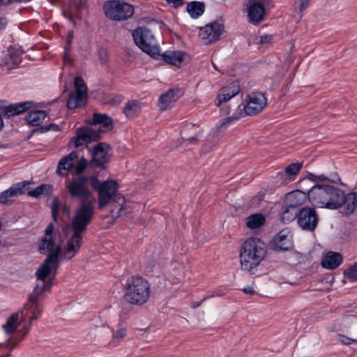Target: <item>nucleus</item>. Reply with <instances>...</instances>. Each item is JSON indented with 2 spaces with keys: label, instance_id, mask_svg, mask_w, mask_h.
<instances>
[{
  "label": "nucleus",
  "instance_id": "obj_16",
  "mask_svg": "<svg viewBox=\"0 0 357 357\" xmlns=\"http://www.w3.org/2000/svg\"><path fill=\"white\" fill-rule=\"evenodd\" d=\"M267 104V99L261 93L255 92L248 96L243 109L246 115H255L261 112Z\"/></svg>",
  "mask_w": 357,
  "mask_h": 357
},
{
  "label": "nucleus",
  "instance_id": "obj_8",
  "mask_svg": "<svg viewBox=\"0 0 357 357\" xmlns=\"http://www.w3.org/2000/svg\"><path fill=\"white\" fill-rule=\"evenodd\" d=\"M43 288L44 289L45 286L43 287L36 286L30 294L28 301L21 312V317L24 321L32 322L42 315L43 310L42 301L44 298Z\"/></svg>",
  "mask_w": 357,
  "mask_h": 357
},
{
  "label": "nucleus",
  "instance_id": "obj_34",
  "mask_svg": "<svg viewBox=\"0 0 357 357\" xmlns=\"http://www.w3.org/2000/svg\"><path fill=\"white\" fill-rule=\"evenodd\" d=\"M186 10L191 17L197 19L204 13L205 5L200 1H192L187 5Z\"/></svg>",
  "mask_w": 357,
  "mask_h": 357
},
{
  "label": "nucleus",
  "instance_id": "obj_23",
  "mask_svg": "<svg viewBox=\"0 0 357 357\" xmlns=\"http://www.w3.org/2000/svg\"><path fill=\"white\" fill-rule=\"evenodd\" d=\"M357 206V194L356 192H349L345 195L342 190V197L338 204V208L343 206L344 213L350 215L353 213Z\"/></svg>",
  "mask_w": 357,
  "mask_h": 357
},
{
  "label": "nucleus",
  "instance_id": "obj_54",
  "mask_svg": "<svg viewBox=\"0 0 357 357\" xmlns=\"http://www.w3.org/2000/svg\"><path fill=\"white\" fill-rule=\"evenodd\" d=\"M167 1L169 3H172L175 7L180 6L183 5V0H167Z\"/></svg>",
  "mask_w": 357,
  "mask_h": 357
},
{
  "label": "nucleus",
  "instance_id": "obj_41",
  "mask_svg": "<svg viewBox=\"0 0 357 357\" xmlns=\"http://www.w3.org/2000/svg\"><path fill=\"white\" fill-rule=\"evenodd\" d=\"M75 91L74 93L82 94L84 96L86 95V87L84 80L79 77H76L75 79Z\"/></svg>",
  "mask_w": 357,
  "mask_h": 357
},
{
  "label": "nucleus",
  "instance_id": "obj_47",
  "mask_svg": "<svg viewBox=\"0 0 357 357\" xmlns=\"http://www.w3.org/2000/svg\"><path fill=\"white\" fill-rule=\"evenodd\" d=\"M123 100V97L121 95H112L109 96L107 103L113 106H116L119 105Z\"/></svg>",
  "mask_w": 357,
  "mask_h": 357
},
{
  "label": "nucleus",
  "instance_id": "obj_51",
  "mask_svg": "<svg viewBox=\"0 0 357 357\" xmlns=\"http://www.w3.org/2000/svg\"><path fill=\"white\" fill-rule=\"evenodd\" d=\"M339 340L345 344H351L352 342H356L357 340H354L352 338L348 337L347 336L344 335H340L339 336Z\"/></svg>",
  "mask_w": 357,
  "mask_h": 357
},
{
  "label": "nucleus",
  "instance_id": "obj_59",
  "mask_svg": "<svg viewBox=\"0 0 357 357\" xmlns=\"http://www.w3.org/2000/svg\"><path fill=\"white\" fill-rule=\"evenodd\" d=\"M7 106L5 105V102L3 100H0V110H2V113L5 114V108H6Z\"/></svg>",
  "mask_w": 357,
  "mask_h": 357
},
{
  "label": "nucleus",
  "instance_id": "obj_35",
  "mask_svg": "<svg viewBox=\"0 0 357 357\" xmlns=\"http://www.w3.org/2000/svg\"><path fill=\"white\" fill-rule=\"evenodd\" d=\"M87 96L71 93L68 101L67 107L69 109H74L77 107L84 106L86 104Z\"/></svg>",
  "mask_w": 357,
  "mask_h": 357
},
{
  "label": "nucleus",
  "instance_id": "obj_22",
  "mask_svg": "<svg viewBox=\"0 0 357 357\" xmlns=\"http://www.w3.org/2000/svg\"><path fill=\"white\" fill-rule=\"evenodd\" d=\"M203 130L199 126L194 123L186 124L181 131L183 139L188 144H192L197 142Z\"/></svg>",
  "mask_w": 357,
  "mask_h": 357
},
{
  "label": "nucleus",
  "instance_id": "obj_53",
  "mask_svg": "<svg viewBox=\"0 0 357 357\" xmlns=\"http://www.w3.org/2000/svg\"><path fill=\"white\" fill-rule=\"evenodd\" d=\"M242 290L245 294L254 295L256 294L255 289L252 286L245 287Z\"/></svg>",
  "mask_w": 357,
  "mask_h": 357
},
{
  "label": "nucleus",
  "instance_id": "obj_4",
  "mask_svg": "<svg viewBox=\"0 0 357 357\" xmlns=\"http://www.w3.org/2000/svg\"><path fill=\"white\" fill-rule=\"evenodd\" d=\"M342 190L330 185H314L307 192L309 202L314 207L328 209L338 208Z\"/></svg>",
  "mask_w": 357,
  "mask_h": 357
},
{
  "label": "nucleus",
  "instance_id": "obj_49",
  "mask_svg": "<svg viewBox=\"0 0 357 357\" xmlns=\"http://www.w3.org/2000/svg\"><path fill=\"white\" fill-rule=\"evenodd\" d=\"M231 121V119L230 118L225 119L221 123L216 127L217 130L222 131L229 126L230 123Z\"/></svg>",
  "mask_w": 357,
  "mask_h": 357
},
{
  "label": "nucleus",
  "instance_id": "obj_36",
  "mask_svg": "<svg viewBox=\"0 0 357 357\" xmlns=\"http://www.w3.org/2000/svg\"><path fill=\"white\" fill-rule=\"evenodd\" d=\"M266 222L265 216L261 213H255L247 218L246 225L248 228L254 229L262 227Z\"/></svg>",
  "mask_w": 357,
  "mask_h": 357
},
{
  "label": "nucleus",
  "instance_id": "obj_37",
  "mask_svg": "<svg viewBox=\"0 0 357 357\" xmlns=\"http://www.w3.org/2000/svg\"><path fill=\"white\" fill-rule=\"evenodd\" d=\"M298 211L297 208L287 204L285 208L281 214V220L284 224H288L295 220L298 219Z\"/></svg>",
  "mask_w": 357,
  "mask_h": 357
},
{
  "label": "nucleus",
  "instance_id": "obj_1",
  "mask_svg": "<svg viewBox=\"0 0 357 357\" xmlns=\"http://www.w3.org/2000/svg\"><path fill=\"white\" fill-rule=\"evenodd\" d=\"M86 123L90 126L79 128L76 130V136L74 137L71 142L75 147H79L84 144H89L92 142L98 141L101 137V133L104 132L100 128H97L99 125L106 130H110L112 128V119L105 114H94L93 119L87 120Z\"/></svg>",
  "mask_w": 357,
  "mask_h": 357
},
{
  "label": "nucleus",
  "instance_id": "obj_31",
  "mask_svg": "<svg viewBox=\"0 0 357 357\" xmlns=\"http://www.w3.org/2000/svg\"><path fill=\"white\" fill-rule=\"evenodd\" d=\"M307 197L306 194L301 190H296L289 193L287 196V204L297 208L302 205Z\"/></svg>",
  "mask_w": 357,
  "mask_h": 357
},
{
  "label": "nucleus",
  "instance_id": "obj_18",
  "mask_svg": "<svg viewBox=\"0 0 357 357\" xmlns=\"http://www.w3.org/2000/svg\"><path fill=\"white\" fill-rule=\"evenodd\" d=\"M54 225L50 223L45 230V236L41 239L39 245V251L40 253L50 252L56 253L59 257L61 252V245L56 243L53 240Z\"/></svg>",
  "mask_w": 357,
  "mask_h": 357
},
{
  "label": "nucleus",
  "instance_id": "obj_28",
  "mask_svg": "<svg viewBox=\"0 0 357 357\" xmlns=\"http://www.w3.org/2000/svg\"><path fill=\"white\" fill-rule=\"evenodd\" d=\"M142 108V102L137 100H132L126 102L123 112L128 119H133L141 112Z\"/></svg>",
  "mask_w": 357,
  "mask_h": 357
},
{
  "label": "nucleus",
  "instance_id": "obj_19",
  "mask_svg": "<svg viewBox=\"0 0 357 357\" xmlns=\"http://www.w3.org/2000/svg\"><path fill=\"white\" fill-rule=\"evenodd\" d=\"M265 0H248L247 8L249 22L257 24L261 22L265 16Z\"/></svg>",
  "mask_w": 357,
  "mask_h": 357
},
{
  "label": "nucleus",
  "instance_id": "obj_26",
  "mask_svg": "<svg viewBox=\"0 0 357 357\" xmlns=\"http://www.w3.org/2000/svg\"><path fill=\"white\" fill-rule=\"evenodd\" d=\"M127 335V327L123 324H119L116 329L112 331L111 340L107 343V347L113 348L119 346Z\"/></svg>",
  "mask_w": 357,
  "mask_h": 357
},
{
  "label": "nucleus",
  "instance_id": "obj_52",
  "mask_svg": "<svg viewBox=\"0 0 357 357\" xmlns=\"http://www.w3.org/2000/svg\"><path fill=\"white\" fill-rule=\"evenodd\" d=\"M40 130L44 132V131H48V130H55V131H57L59 130V126L56 125V124H54V123H51V124H49L46 126H42L40 128Z\"/></svg>",
  "mask_w": 357,
  "mask_h": 357
},
{
  "label": "nucleus",
  "instance_id": "obj_58",
  "mask_svg": "<svg viewBox=\"0 0 357 357\" xmlns=\"http://www.w3.org/2000/svg\"><path fill=\"white\" fill-rule=\"evenodd\" d=\"M307 7V3L306 2V1L302 0L301 3V7H300L301 10L305 9Z\"/></svg>",
  "mask_w": 357,
  "mask_h": 357
},
{
  "label": "nucleus",
  "instance_id": "obj_40",
  "mask_svg": "<svg viewBox=\"0 0 357 357\" xmlns=\"http://www.w3.org/2000/svg\"><path fill=\"white\" fill-rule=\"evenodd\" d=\"M175 268H176V270L173 271L172 273L173 278L169 279L172 284L181 282L185 276L184 266L183 264H175Z\"/></svg>",
  "mask_w": 357,
  "mask_h": 357
},
{
  "label": "nucleus",
  "instance_id": "obj_24",
  "mask_svg": "<svg viewBox=\"0 0 357 357\" xmlns=\"http://www.w3.org/2000/svg\"><path fill=\"white\" fill-rule=\"evenodd\" d=\"M76 151H72L68 155L63 157L59 162L56 173L61 176H68L69 171L73 167V161L77 158Z\"/></svg>",
  "mask_w": 357,
  "mask_h": 357
},
{
  "label": "nucleus",
  "instance_id": "obj_39",
  "mask_svg": "<svg viewBox=\"0 0 357 357\" xmlns=\"http://www.w3.org/2000/svg\"><path fill=\"white\" fill-rule=\"evenodd\" d=\"M53 191V186L51 184H41L35 189L28 192L27 195L31 197L38 198L43 194H50Z\"/></svg>",
  "mask_w": 357,
  "mask_h": 357
},
{
  "label": "nucleus",
  "instance_id": "obj_10",
  "mask_svg": "<svg viewBox=\"0 0 357 357\" xmlns=\"http://www.w3.org/2000/svg\"><path fill=\"white\" fill-rule=\"evenodd\" d=\"M89 178L85 176H78L72 181H66V188L72 198L78 199L81 202L95 199L88 186Z\"/></svg>",
  "mask_w": 357,
  "mask_h": 357
},
{
  "label": "nucleus",
  "instance_id": "obj_56",
  "mask_svg": "<svg viewBox=\"0 0 357 357\" xmlns=\"http://www.w3.org/2000/svg\"><path fill=\"white\" fill-rule=\"evenodd\" d=\"M203 302V299L201 301H192L190 303V307L192 308H197L199 307Z\"/></svg>",
  "mask_w": 357,
  "mask_h": 357
},
{
  "label": "nucleus",
  "instance_id": "obj_7",
  "mask_svg": "<svg viewBox=\"0 0 357 357\" xmlns=\"http://www.w3.org/2000/svg\"><path fill=\"white\" fill-rule=\"evenodd\" d=\"M135 44L153 58L160 55L159 46L151 31L146 27H139L132 32Z\"/></svg>",
  "mask_w": 357,
  "mask_h": 357
},
{
  "label": "nucleus",
  "instance_id": "obj_55",
  "mask_svg": "<svg viewBox=\"0 0 357 357\" xmlns=\"http://www.w3.org/2000/svg\"><path fill=\"white\" fill-rule=\"evenodd\" d=\"M8 21L5 17H0V30L5 29Z\"/></svg>",
  "mask_w": 357,
  "mask_h": 357
},
{
  "label": "nucleus",
  "instance_id": "obj_2",
  "mask_svg": "<svg viewBox=\"0 0 357 357\" xmlns=\"http://www.w3.org/2000/svg\"><path fill=\"white\" fill-rule=\"evenodd\" d=\"M267 252L266 243L260 238L250 237L242 244L239 258L241 268L251 272L264 260Z\"/></svg>",
  "mask_w": 357,
  "mask_h": 357
},
{
  "label": "nucleus",
  "instance_id": "obj_20",
  "mask_svg": "<svg viewBox=\"0 0 357 357\" xmlns=\"http://www.w3.org/2000/svg\"><path fill=\"white\" fill-rule=\"evenodd\" d=\"M271 247L275 250H288L293 247L290 233L287 229L281 230L271 241Z\"/></svg>",
  "mask_w": 357,
  "mask_h": 357
},
{
  "label": "nucleus",
  "instance_id": "obj_38",
  "mask_svg": "<svg viewBox=\"0 0 357 357\" xmlns=\"http://www.w3.org/2000/svg\"><path fill=\"white\" fill-rule=\"evenodd\" d=\"M19 324V314H13L8 318L6 324L3 325V328L6 333H13Z\"/></svg>",
  "mask_w": 357,
  "mask_h": 357
},
{
  "label": "nucleus",
  "instance_id": "obj_48",
  "mask_svg": "<svg viewBox=\"0 0 357 357\" xmlns=\"http://www.w3.org/2000/svg\"><path fill=\"white\" fill-rule=\"evenodd\" d=\"M310 179L314 182H317L318 181H329V178L327 176H326L325 174L317 175L314 174H310Z\"/></svg>",
  "mask_w": 357,
  "mask_h": 357
},
{
  "label": "nucleus",
  "instance_id": "obj_32",
  "mask_svg": "<svg viewBox=\"0 0 357 357\" xmlns=\"http://www.w3.org/2000/svg\"><path fill=\"white\" fill-rule=\"evenodd\" d=\"M176 93L174 90H169L167 93L161 95L158 104L160 109L165 110L173 106L176 102Z\"/></svg>",
  "mask_w": 357,
  "mask_h": 357
},
{
  "label": "nucleus",
  "instance_id": "obj_27",
  "mask_svg": "<svg viewBox=\"0 0 357 357\" xmlns=\"http://www.w3.org/2000/svg\"><path fill=\"white\" fill-rule=\"evenodd\" d=\"M110 204L111 215L114 218L121 217L123 214V211L125 209L126 199L122 195L119 194L113 198V199L110 202Z\"/></svg>",
  "mask_w": 357,
  "mask_h": 357
},
{
  "label": "nucleus",
  "instance_id": "obj_30",
  "mask_svg": "<svg viewBox=\"0 0 357 357\" xmlns=\"http://www.w3.org/2000/svg\"><path fill=\"white\" fill-rule=\"evenodd\" d=\"M162 59L167 63L172 64L174 66L180 65L183 61V55L180 52L175 51H166L161 55Z\"/></svg>",
  "mask_w": 357,
  "mask_h": 357
},
{
  "label": "nucleus",
  "instance_id": "obj_15",
  "mask_svg": "<svg viewBox=\"0 0 357 357\" xmlns=\"http://www.w3.org/2000/svg\"><path fill=\"white\" fill-rule=\"evenodd\" d=\"M318 220V215L314 208L303 207L298 211L297 223L303 230L314 231Z\"/></svg>",
  "mask_w": 357,
  "mask_h": 357
},
{
  "label": "nucleus",
  "instance_id": "obj_9",
  "mask_svg": "<svg viewBox=\"0 0 357 357\" xmlns=\"http://www.w3.org/2000/svg\"><path fill=\"white\" fill-rule=\"evenodd\" d=\"M94 204L95 199L80 202L75 209L70 229L85 231L94 214Z\"/></svg>",
  "mask_w": 357,
  "mask_h": 357
},
{
  "label": "nucleus",
  "instance_id": "obj_25",
  "mask_svg": "<svg viewBox=\"0 0 357 357\" xmlns=\"http://www.w3.org/2000/svg\"><path fill=\"white\" fill-rule=\"evenodd\" d=\"M342 261V257L340 253L330 251L323 256L321 265L326 269L333 270L339 266Z\"/></svg>",
  "mask_w": 357,
  "mask_h": 357
},
{
  "label": "nucleus",
  "instance_id": "obj_12",
  "mask_svg": "<svg viewBox=\"0 0 357 357\" xmlns=\"http://www.w3.org/2000/svg\"><path fill=\"white\" fill-rule=\"evenodd\" d=\"M69 231H71L72 234L69 236L63 248H61V260L69 261L73 259L79 252L83 243L84 232L70 229Z\"/></svg>",
  "mask_w": 357,
  "mask_h": 357
},
{
  "label": "nucleus",
  "instance_id": "obj_45",
  "mask_svg": "<svg viewBox=\"0 0 357 357\" xmlns=\"http://www.w3.org/2000/svg\"><path fill=\"white\" fill-rule=\"evenodd\" d=\"M60 208V201L58 197H54L51 206L52 214L54 221L57 220V215Z\"/></svg>",
  "mask_w": 357,
  "mask_h": 357
},
{
  "label": "nucleus",
  "instance_id": "obj_42",
  "mask_svg": "<svg viewBox=\"0 0 357 357\" xmlns=\"http://www.w3.org/2000/svg\"><path fill=\"white\" fill-rule=\"evenodd\" d=\"M302 167V164L299 162L291 163L285 169V174L288 176H296L298 174Z\"/></svg>",
  "mask_w": 357,
  "mask_h": 357
},
{
  "label": "nucleus",
  "instance_id": "obj_57",
  "mask_svg": "<svg viewBox=\"0 0 357 357\" xmlns=\"http://www.w3.org/2000/svg\"><path fill=\"white\" fill-rule=\"evenodd\" d=\"M215 295L216 296L222 297L226 295V292L225 291H223L222 289H217L215 291Z\"/></svg>",
  "mask_w": 357,
  "mask_h": 357
},
{
  "label": "nucleus",
  "instance_id": "obj_29",
  "mask_svg": "<svg viewBox=\"0 0 357 357\" xmlns=\"http://www.w3.org/2000/svg\"><path fill=\"white\" fill-rule=\"evenodd\" d=\"M31 106V102L28 101L9 105L5 108V115L10 117L20 114L26 111Z\"/></svg>",
  "mask_w": 357,
  "mask_h": 357
},
{
  "label": "nucleus",
  "instance_id": "obj_60",
  "mask_svg": "<svg viewBox=\"0 0 357 357\" xmlns=\"http://www.w3.org/2000/svg\"><path fill=\"white\" fill-rule=\"evenodd\" d=\"M214 296H216L215 295V293H214V294H210V295H208V296H204V298H203V301H206L207 299H208V298H213V297H214Z\"/></svg>",
  "mask_w": 357,
  "mask_h": 357
},
{
  "label": "nucleus",
  "instance_id": "obj_44",
  "mask_svg": "<svg viewBox=\"0 0 357 357\" xmlns=\"http://www.w3.org/2000/svg\"><path fill=\"white\" fill-rule=\"evenodd\" d=\"M15 345L10 346L8 342L0 344V357H9Z\"/></svg>",
  "mask_w": 357,
  "mask_h": 357
},
{
  "label": "nucleus",
  "instance_id": "obj_61",
  "mask_svg": "<svg viewBox=\"0 0 357 357\" xmlns=\"http://www.w3.org/2000/svg\"><path fill=\"white\" fill-rule=\"evenodd\" d=\"M11 0H2V3L7 4L10 2Z\"/></svg>",
  "mask_w": 357,
  "mask_h": 357
},
{
  "label": "nucleus",
  "instance_id": "obj_11",
  "mask_svg": "<svg viewBox=\"0 0 357 357\" xmlns=\"http://www.w3.org/2000/svg\"><path fill=\"white\" fill-rule=\"evenodd\" d=\"M105 15L115 21L126 20L134 13L132 5L120 0L107 1L103 6Z\"/></svg>",
  "mask_w": 357,
  "mask_h": 357
},
{
  "label": "nucleus",
  "instance_id": "obj_21",
  "mask_svg": "<svg viewBox=\"0 0 357 357\" xmlns=\"http://www.w3.org/2000/svg\"><path fill=\"white\" fill-rule=\"evenodd\" d=\"M239 82L236 81L222 87L215 99V105L220 106L222 102L229 100L240 92Z\"/></svg>",
  "mask_w": 357,
  "mask_h": 357
},
{
  "label": "nucleus",
  "instance_id": "obj_3",
  "mask_svg": "<svg viewBox=\"0 0 357 357\" xmlns=\"http://www.w3.org/2000/svg\"><path fill=\"white\" fill-rule=\"evenodd\" d=\"M123 289L124 301L132 306H142L151 297V284L142 276L133 275L128 278Z\"/></svg>",
  "mask_w": 357,
  "mask_h": 357
},
{
  "label": "nucleus",
  "instance_id": "obj_5",
  "mask_svg": "<svg viewBox=\"0 0 357 357\" xmlns=\"http://www.w3.org/2000/svg\"><path fill=\"white\" fill-rule=\"evenodd\" d=\"M59 267V259L56 253L50 254L43 264L38 267L36 275L38 282L36 286L43 288V292L50 291L53 285V281L57 275Z\"/></svg>",
  "mask_w": 357,
  "mask_h": 357
},
{
  "label": "nucleus",
  "instance_id": "obj_33",
  "mask_svg": "<svg viewBox=\"0 0 357 357\" xmlns=\"http://www.w3.org/2000/svg\"><path fill=\"white\" fill-rule=\"evenodd\" d=\"M46 117V113L43 110H34L29 112L26 116V122L32 126H40Z\"/></svg>",
  "mask_w": 357,
  "mask_h": 357
},
{
  "label": "nucleus",
  "instance_id": "obj_13",
  "mask_svg": "<svg viewBox=\"0 0 357 357\" xmlns=\"http://www.w3.org/2000/svg\"><path fill=\"white\" fill-rule=\"evenodd\" d=\"M91 152L92 165L105 169L106 164L109 162L111 158L112 149L110 146L105 142H99L92 148Z\"/></svg>",
  "mask_w": 357,
  "mask_h": 357
},
{
  "label": "nucleus",
  "instance_id": "obj_6",
  "mask_svg": "<svg viewBox=\"0 0 357 357\" xmlns=\"http://www.w3.org/2000/svg\"><path fill=\"white\" fill-rule=\"evenodd\" d=\"M89 181L91 187L98 192V206L102 209L108 205L118 193L119 184L114 180L102 181L96 176H91Z\"/></svg>",
  "mask_w": 357,
  "mask_h": 357
},
{
  "label": "nucleus",
  "instance_id": "obj_17",
  "mask_svg": "<svg viewBox=\"0 0 357 357\" xmlns=\"http://www.w3.org/2000/svg\"><path fill=\"white\" fill-rule=\"evenodd\" d=\"M31 184L30 181H24L12 185L0 194V203L1 204H11L19 196L25 194Z\"/></svg>",
  "mask_w": 357,
  "mask_h": 357
},
{
  "label": "nucleus",
  "instance_id": "obj_14",
  "mask_svg": "<svg viewBox=\"0 0 357 357\" xmlns=\"http://www.w3.org/2000/svg\"><path fill=\"white\" fill-rule=\"evenodd\" d=\"M224 31L225 27L222 24L213 22L201 27L199 36L204 44L208 45L218 40Z\"/></svg>",
  "mask_w": 357,
  "mask_h": 357
},
{
  "label": "nucleus",
  "instance_id": "obj_43",
  "mask_svg": "<svg viewBox=\"0 0 357 357\" xmlns=\"http://www.w3.org/2000/svg\"><path fill=\"white\" fill-rule=\"evenodd\" d=\"M344 277L351 281L356 282L357 281V263H356L353 266L347 268L344 273Z\"/></svg>",
  "mask_w": 357,
  "mask_h": 357
},
{
  "label": "nucleus",
  "instance_id": "obj_50",
  "mask_svg": "<svg viewBox=\"0 0 357 357\" xmlns=\"http://www.w3.org/2000/svg\"><path fill=\"white\" fill-rule=\"evenodd\" d=\"M272 39H273L272 35L264 34V35L260 36L259 43L261 44H268L271 42Z\"/></svg>",
  "mask_w": 357,
  "mask_h": 357
},
{
  "label": "nucleus",
  "instance_id": "obj_46",
  "mask_svg": "<svg viewBox=\"0 0 357 357\" xmlns=\"http://www.w3.org/2000/svg\"><path fill=\"white\" fill-rule=\"evenodd\" d=\"M87 166V160L82 158L78 160L77 163L75 171L79 176H82V174L84 172Z\"/></svg>",
  "mask_w": 357,
  "mask_h": 357
}]
</instances>
